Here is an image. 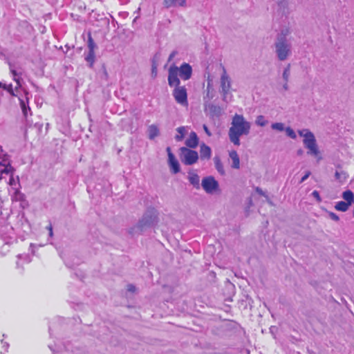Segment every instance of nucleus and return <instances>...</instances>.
Wrapping results in <instances>:
<instances>
[{
	"mask_svg": "<svg viewBox=\"0 0 354 354\" xmlns=\"http://www.w3.org/2000/svg\"><path fill=\"white\" fill-rule=\"evenodd\" d=\"M168 84L171 87L175 86L172 94L176 102L183 106H187V89L184 86H180V80L178 77V67L176 66H171L169 69Z\"/></svg>",
	"mask_w": 354,
	"mask_h": 354,
	"instance_id": "obj_1",
	"label": "nucleus"
},
{
	"mask_svg": "<svg viewBox=\"0 0 354 354\" xmlns=\"http://www.w3.org/2000/svg\"><path fill=\"white\" fill-rule=\"evenodd\" d=\"M88 48L89 50L95 51V44L94 40L91 36V32H89L88 34Z\"/></svg>",
	"mask_w": 354,
	"mask_h": 354,
	"instance_id": "obj_25",
	"label": "nucleus"
},
{
	"mask_svg": "<svg viewBox=\"0 0 354 354\" xmlns=\"http://www.w3.org/2000/svg\"><path fill=\"white\" fill-rule=\"evenodd\" d=\"M256 123L261 127H264L268 122L265 120L263 115H259L257 118Z\"/></svg>",
	"mask_w": 354,
	"mask_h": 354,
	"instance_id": "obj_26",
	"label": "nucleus"
},
{
	"mask_svg": "<svg viewBox=\"0 0 354 354\" xmlns=\"http://www.w3.org/2000/svg\"><path fill=\"white\" fill-rule=\"evenodd\" d=\"M256 192L261 196H266L265 193L259 187L255 188Z\"/></svg>",
	"mask_w": 354,
	"mask_h": 354,
	"instance_id": "obj_38",
	"label": "nucleus"
},
{
	"mask_svg": "<svg viewBox=\"0 0 354 354\" xmlns=\"http://www.w3.org/2000/svg\"><path fill=\"white\" fill-rule=\"evenodd\" d=\"M342 198H344L345 202H347L350 205H351L352 203L354 201V194L353 192L349 189L343 192Z\"/></svg>",
	"mask_w": 354,
	"mask_h": 354,
	"instance_id": "obj_20",
	"label": "nucleus"
},
{
	"mask_svg": "<svg viewBox=\"0 0 354 354\" xmlns=\"http://www.w3.org/2000/svg\"><path fill=\"white\" fill-rule=\"evenodd\" d=\"M310 174L311 172L310 171H306L304 176L301 178L299 183L304 182L310 176Z\"/></svg>",
	"mask_w": 354,
	"mask_h": 354,
	"instance_id": "obj_30",
	"label": "nucleus"
},
{
	"mask_svg": "<svg viewBox=\"0 0 354 354\" xmlns=\"http://www.w3.org/2000/svg\"><path fill=\"white\" fill-rule=\"evenodd\" d=\"M127 290L129 292H134L136 290V287L132 284H129L127 286Z\"/></svg>",
	"mask_w": 354,
	"mask_h": 354,
	"instance_id": "obj_35",
	"label": "nucleus"
},
{
	"mask_svg": "<svg viewBox=\"0 0 354 354\" xmlns=\"http://www.w3.org/2000/svg\"><path fill=\"white\" fill-rule=\"evenodd\" d=\"M229 156L232 160V167L234 169H239L240 159L237 152L235 150H232L229 152Z\"/></svg>",
	"mask_w": 354,
	"mask_h": 354,
	"instance_id": "obj_16",
	"label": "nucleus"
},
{
	"mask_svg": "<svg viewBox=\"0 0 354 354\" xmlns=\"http://www.w3.org/2000/svg\"><path fill=\"white\" fill-rule=\"evenodd\" d=\"M203 189L209 194H212L218 189V183L212 176L204 178L202 180Z\"/></svg>",
	"mask_w": 354,
	"mask_h": 354,
	"instance_id": "obj_5",
	"label": "nucleus"
},
{
	"mask_svg": "<svg viewBox=\"0 0 354 354\" xmlns=\"http://www.w3.org/2000/svg\"><path fill=\"white\" fill-rule=\"evenodd\" d=\"M152 75L153 77H156L157 75V68L156 64H153L152 66Z\"/></svg>",
	"mask_w": 354,
	"mask_h": 354,
	"instance_id": "obj_36",
	"label": "nucleus"
},
{
	"mask_svg": "<svg viewBox=\"0 0 354 354\" xmlns=\"http://www.w3.org/2000/svg\"><path fill=\"white\" fill-rule=\"evenodd\" d=\"M186 0H164V5L167 8L178 5L180 6H185Z\"/></svg>",
	"mask_w": 354,
	"mask_h": 354,
	"instance_id": "obj_18",
	"label": "nucleus"
},
{
	"mask_svg": "<svg viewBox=\"0 0 354 354\" xmlns=\"http://www.w3.org/2000/svg\"><path fill=\"white\" fill-rule=\"evenodd\" d=\"M248 203H249V207L252 205V200L251 198H249Z\"/></svg>",
	"mask_w": 354,
	"mask_h": 354,
	"instance_id": "obj_40",
	"label": "nucleus"
},
{
	"mask_svg": "<svg viewBox=\"0 0 354 354\" xmlns=\"http://www.w3.org/2000/svg\"><path fill=\"white\" fill-rule=\"evenodd\" d=\"M211 148L205 144H202L200 148L201 158L209 160L211 158Z\"/></svg>",
	"mask_w": 354,
	"mask_h": 354,
	"instance_id": "obj_15",
	"label": "nucleus"
},
{
	"mask_svg": "<svg viewBox=\"0 0 354 354\" xmlns=\"http://www.w3.org/2000/svg\"><path fill=\"white\" fill-rule=\"evenodd\" d=\"M287 72H288V69H287V68H286V69L283 71V77H286V75Z\"/></svg>",
	"mask_w": 354,
	"mask_h": 354,
	"instance_id": "obj_41",
	"label": "nucleus"
},
{
	"mask_svg": "<svg viewBox=\"0 0 354 354\" xmlns=\"http://www.w3.org/2000/svg\"><path fill=\"white\" fill-rule=\"evenodd\" d=\"M289 138L295 139L297 138L295 131L289 127Z\"/></svg>",
	"mask_w": 354,
	"mask_h": 354,
	"instance_id": "obj_31",
	"label": "nucleus"
},
{
	"mask_svg": "<svg viewBox=\"0 0 354 354\" xmlns=\"http://www.w3.org/2000/svg\"><path fill=\"white\" fill-rule=\"evenodd\" d=\"M250 124L242 115L235 114L232 118V126L229 129V138L235 145H240V137L248 135L250 132Z\"/></svg>",
	"mask_w": 354,
	"mask_h": 354,
	"instance_id": "obj_2",
	"label": "nucleus"
},
{
	"mask_svg": "<svg viewBox=\"0 0 354 354\" xmlns=\"http://www.w3.org/2000/svg\"><path fill=\"white\" fill-rule=\"evenodd\" d=\"M179 157L181 162L186 165H192L197 162L198 154L197 151L185 147L180 148Z\"/></svg>",
	"mask_w": 354,
	"mask_h": 354,
	"instance_id": "obj_4",
	"label": "nucleus"
},
{
	"mask_svg": "<svg viewBox=\"0 0 354 354\" xmlns=\"http://www.w3.org/2000/svg\"><path fill=\"white\" fill-rule=\"evenodd\" d=\"M8 175H10L9 184L12 185L15 183V179L13 177V169L12 170L11 174H9Z\"/></svg>",
	"mask_w": 354,
	"mask_h": 354,
	"instance_id": "obj_33",
	"label": "nucleus"
},
{
	"mask_svg": "<svg viewBox=\"0 0 354 354\" xmlns=\"http://www.w3.org/2000/svg\"><path fill=\"white\" fill-rule=\"evenodd\" d=\"M311 195H312V196H313L316 199V201H317V202H321L322 198H321V197H320V195H319V192H318V191H317V190H314V191L312 192Z\"/></svg>",
	"mask_w": 354,
	"mask_h": 354,
	"instance_id": "obj_29",
	"label": "nucleus"
},
{
	"mask_svg": "<svg viewBox=\"0 0 354 354\" xmlns=\"http://www.w3.org/2000/svg\"><path fill=\"white\" fill-rule=\"evenodd\" d=\"M185 145L190 149H195L198 145V138L196 132L192 131L189 133V138L185 141Z\"/></svg>",
	"mask_w": 354,
	"mask_h": 354,
	"instance_id": "obj_14",
	"label": "nucleus"
},
{
	"mask_svg": "<svg viewBox=\"0 0 354 354\" xmlns=\"http://www.w3.org/2000/svg\"><path fill=\"white\" fill-rule=\"evenodd\" d=\"M299 135L303 138V144L307 149L308 155L313 156L319 160L322 159L320 151L317 144L315 135L308 129H303L298 131Z\"/></svg>",
	"mask_w": 354,
	"mask_h": 354,
	"instance_id": "obj_3",
	"label": "nucleus"
},
{
	"mask_svg": "<svg viewBox=\"0 0 354 354\" xmlns=\"http://www.w3.org/2000/svg\"><path fill=\"white\" fill-rule=\"evenodd\" d=\"M350 205L347 202L341 201L336 203L335 207L338 211L346 212Z\"/></svg>",
	"mask_w": 354,
	"mask_h": 354,
	"instance_id": "obj_23",
	"label": "nucleus"
},
{
	"mask_svg": "<svg viewBox=\"0 0 354 354\" xmlns=\"http://www.w3.org/2000/svg\"><path fill=\"white\" fill-rule=\"evenodd\" d=\"M302 153H303V150H302V149H299V150L297 151V154H299V155H301Z\"/></svg>",
	"mask_w": 354,
	"mask_h": 354,
	"instance_id": "obj_42",
	"label": "nucleus"
},
{
	"mask_svg": "<svg viewBox=\"0 0 354 354\" xmlns=\"http://www.w3.org/2000/svg\"><path fill=\"white\" fill-rule=\"evenodd\" d=\"M28 94V93L26 94L25 100L19 98L20 108L21 109L23 115L26 120H27L29 115H32V111L29 106V99L27 96Z\"/></svg>",
	"mask_w": 354,
	"mask_h": 354,
	"instance_id": "obj_12",
	"label": "nucleus"
},
{
	"mask_svg": "<svg viewBox=\"0 0 354 354\" xmlns=\"http://www.w3.org/2000/svg\"><path fill=\"white\" fill-rule=\"evenodd\" d=\"M336 171L335 172V180L340 184H344L349 177L348 174L342 169V166L338 164L336 165Z\"/></svg>",
	"mask_w": 354,
	"mask_h": 354,
	"instance_id": "obj_11",
	"label": "nucleus"
},
{
	"mask_svg": "<svg viewBox=\"0 0 354 354\" xmlns=\"http://www.w3.org/2000/svg\"><path fill=\"white\" fill-rule=\"evenodd\" d=\"M276 46L279 59H285L288 55L285 35L283 37H281L280 39H279V41L277 43Z\"/></svg>",
	"mask_w": 354,
	"mask_h": 354,
	"instance_id": "obj_7",
	"label": "nucleus"
},
{
	"mask_svg": "<svg viewBox=\"0 0 354 354\" xmlns=\"http://www.w3.org/2000/svg\"><path fill=\"white\" fill-rule=\"evenodd\" d=\"M177 134L175 136L176 141H182L185 137L186 130L185 127H180L176 129Z\"/></svg>",
	"mask_w": 354,
	"mask_h": 354,
	"instance_id": "obj_22",
	"label": "nucleus"
},
{
	"mask_svg": "<svg viewBox=\"0 0 354 354\" xmlns=\"http://www.w3.org/2000/svg\"><path fill=\"white\" fill-rule=\"evenodd\" d=\"M2 151L1 148L0 147V152ZM13 168L12 167L10 162L6 158H0V180H1L4 175H8L11 174Z\"/></svg>",
	"mask_w": 354,
	"mask_h": 354,
	"instance_id": "obj_10",
	"label": "nucleus"
},
{
	"mask_svg": "<svg viewBox=\"0 0 354 354\" xmlns=\"http://www.w3.org/2000/svg\"><path fill=\"white\" fill-rule=\"evenodd\" d=\"M223 72L221 78V86L224 95H225L226 94L228 93L230 91L231 84L230 80L227 76L226 71L224 67H223Z\"/></svg>",
	"mask_w": 354,
	"mask_h": 354,
	"instance_id": "obj_13",
	"label": "nucleus"
},
{
	"mask_svg": "<svg viewBox=\"0 0 354 354\" xmlns=\"http://www.w3.org/2000/svg\"><path fill=\"white\" fill-rule=\"evenodd\" d=\"M23 198V195L17 190L15 191V194L12 196V201L21 200Z\"/></svg>",
	"mask_w": 354,
	"mask_h": 354,
	"instance_id": "obj_28",
	"label": "nucleus"
},
{
	"mask_svg": "<svg viewBox=\"0 0 354 354\" xmlns=\"http://www.w3.org/2000/svg\"><path fill=\"white\" fill-rule=\"evenodd\" d=\"M192 74V68L189 64L183 63L180 68H178V76L183 80H188L191 78Z\"/></svg>",
	"mask_w": 354,
	"mask_h": 354,
	"instance_id": "obj_9",
	"label": "nucleus"
},
{
	"mask_svg": "<svg viewBox=\"0 0 354 354\" xmlns=\"http://www.w3.org/2000/svg\"><path fill=\"white\" fill-rule=\"evenodd\" d=\"M188 178H189V183L194 187H195L196 188H199L200 179H199L198 175L196 173L192 172V171L189 172Z\"/></svg>",
	"mask_w": 354,
	"mask_h": 354,
	"instance_id": "obj_17",
	"label": "nucleus"
},
{
	"mask_svg": "<svg viewBox=\"0 0 354 354\" xmlns=\"http://www.w3.org/2000/svg\"><path fill=\"white\" fill-rule=\"evenodd\" d=\"M148 131H149V138L151 140L154 139L156 136H158L159 135V129L155 124L150 125L148 128Z\"/></svg>",
	"mask_w": 354,
	"mask_h": 354,
	"instance_id": "obj_19",
	"label": "nucleus"
},
{
	"mask_svg": "<svg viewBox=\"0 0 354 354\" xmlns=\"http://www.w3.org/2000/svg\"><path fill=\"white\" fill-rule=\"evenodd\" d=\"M214 165H215V167L216 169V170L221 174V175H224L225 174V169H224V167H223V165L221 162V160L220 159L219 157L218 156H216L214 158Z\"/></svg>",
	"mask_w": 354,
	"mask_h": 354,
	"instance_id": "obj_21",
	"label": "nucleus"
},
{
	"mask_svg": "<svg viewBox=\"0 0 354 354\" xmlns=\"http://www.w3.org/2000/svg\"><path fill=\"white\" fill-rule=\"evenodd\" d=\"M13 80L16 82V86L13 88L12 84H6L3 82H0V88L6 91L10 95L12 96H17L18 88L21 87V83L18 78H13Z\"/></svg>",
	"mask_w": 354,
	"mask_h": 354,
	"instance_id": "obj_8",
	"label": "nucleus"
},
{
	"mask_svg": "<svg viewBox=\"0 0 354 354\" xmlns=\"http://www.w3.org/2000/svg\"><path fill=\"white\" fill-rule=\"evenodd\" d=\"M272 128L274 130H277V131H282L284 130V124L283 123H281V122H277V123H273L272 124Z\"/></svg>",
	"mask_w": 354,
	"mask_h": 354,
	"instance_id": "obj_27",
	"label": "nucleus"
},
{
	"mask_svg": "<svg viewBox=\"0 0 354 354\" xmlns=\"http://www.w3.org/2000/svg\"><path fill=\"white\" fill-rule=\"evenodd\" d=\"M203 128L205 132V133L209 136L210 137L212 136V133L210 132V131L209 130L206 124H203Z\"/></svg>",
	"mask_w": 354,
	"mask_h": 354,
	"instance_id": "obj_32",
	"label": "nucleus"
},
{
	"mask_svg": "<svg viewBox=\"0 0 354 354\" xmlns=\"http://www.w3.org/2000/svg\"><path fill=\"white\" fill-rule=\"evenodd\" d=\"M167 152L168 155V164L173 174H176L180 172V168L178 160L171 152V148L168 147L167 148Z\"/></svg>",
	"mask_w": 354,
	"mask_h": 354,
	"instance_id": "obj_6",
	"label": "nucleus"
},
{
	"mask_svg": "<svg viewBox=\"0 0 354 354\" xmlns=\"http://www.w3.org/2000/svg\"><path fill=\"white\" fill-rule=\"evenodd\" d=\"M95 51H88V55L86 56L85 59L89 64V66L92 68L95 62Z\"/></svg>",
	"mask_w": 354,
	"mask_h": 354,
	"instance_id": "obj_24",
	"label": "nucleus"
},
{
	"mask_svg": "<svg viewBox=\"0 0 354 354\" xmlns=\"http://www.w3.org/2000/svg\"><path fill=\"white\" fill-rule=\"evenodd\" d=\"M46 229L48 231L49 236H53V227H52V225H49L48 226L46 227Z\"/></svg>",
	"mask_w": 354,
	"mask_h": 354,
	"instance_id": "obj_37",
	"label": "nucleus"
},
{
	"mask_svg": "<svg viewBox=\"0 0 354 354\" xmlns=\"http://www.w3.org/2000/svg\"><path fill=\"white\" fill-rule=\"evenodd\" d=\"M330 216V218L332 219V220H334V221H338L339 220V217L335 214V213H330L329 214Z\"/></svg>",
	"mask_w": 354,
	"mask_h": 354,
	"instance_id": "obj_34",
	"label": "nucleus"
},
{
	"mask_svg": "<svg viewBox=\"0 0 354 354\" xmlns=\"http://www.w3.org/2000/svg\"><path fill=\"white\" fill-rule=\"evenodd\" d=\"M11 73L13 75V78H17L16 76L17 75V73L15 70L12 69Z\"/></svg>",
	"mask_w": 354,
	"mask_h": 354,
	"instance_id": "obj_39",
	"label": "nucleus"
},
{
	"mask_svg": "<svg viewBox=\"0 0 354 354\" xmlns=\"http://www.w3.org/2000/svg\"><path fill=\"white\" fill-rule=\"evenodd\" d=\"M174 56V54L170 55V58Z\"/></svg>",
	"mask_w": 354,
	"mask_h": 354,
	"instance_id": "obj_43",
	"label": "nucleus"
}]
</instances>
